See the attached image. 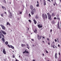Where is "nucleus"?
Segmentation results:
<instances>
[{
  "label": "nucleus",
  "mask_w": 61,
  "mask_h": 61,
  "mask_svg": "<svg viewBox=\"0 0 61 61\" xmlns=\"http://www.w3.org/2000/svg\"><path fill=\"white\" fill-rule=\"evenodd\" d=\"M47 15L48 16V19L50 20H52V18L51 17L52 16L51 15L50 13H47Z\"/></svg>",
  "instance_id": "obj_1"
},
{
  "label": "nucleus",
  "mask_w": 61,
  "mask_h": 61,
  "mask_svg": "<svg viewBox=\"0 0 61 61\" xmlns=\"http://www.w3.org/2000/svg\"><path fill=\"white\" fill-rule=\"evenodd\" d=\"M42 16L43 18L44 19H45V18L47 19V15H46V14H45V15L44 14H42Z\"/></svg>",
  "instance_id": "obj_2"
},
{
  "label": "nucleus",
  "mask_w": 61,
  "mask_h": 61,
  "mask_svg": "<svg viewBox=\"0 0 61 61\" xmlns=\"http://www.w3.org/2000/svg\"><path fill=\"white\" fill-rule=\"evenodd\" d=\"M37 38H38V40H40L41 39V38H42V36H39V35H38L37 36Z\"/></svg>",
  "instance_id": "obj_3"
},
{
  "label": "nucleus",
  "mask_w": 61,
  "mask_h": 61,
  "mask_svg": "<svg viewBox=\"0 0 61 61\" xmlns=\"http://www.w3.org/2000/svg\"><path fill=\"white\" fill-rule=\"evenodd\" d=\"M0 26L4 30H5V27L4 25H1Z\"/></svg>",
  "instance_id": "obj_4"
},
{
  "label": "nucleus",
  "mask_w": 61,
  "mask_h": 61,
  "mask_svg": "<svg viewBox=\"0 0 61 61\" xmlns=\"http://www.w3.org/2000/svg\"><path fill=\"white\" fill-rule=\"evenodd\" d=\"M38 27L39 28H42V25L41 24H40L38 25Z\"/></svg>",
  "instance_id": "obj_5"
},
{
  "label": "nucleus",
  "mask_w": 61,
  "mask_h": 61,
  "mask_svg": "<svg viewBox=\"0 0 61 61\" xmlns=\"http://www.w3.org/2000/svg\"><path fill=\"white\" fill-rule=\"evenodd\" d=\"M1 31L2 33H3L4 35H6V32L2 30H1Z\"/></svg>",
  "instance_id": "obj_6"
},
{
  "label": "nucleus",
  "mask_w": 61,
  "mask_h": 61,
  "mask_svg": "<svg viewBox=\"0 0 61 61\" xmlns=\"http://www.w3.org/2000/svg\"><path fill=\"white\" fill-rule=\"evenodd\" d=\"M25 53L26 54V53H27V54L29 53L28 51H26V50H25V51L23 52V54H25Z\"/></svg>",
  "instance_id": "obj_7"
},
{
  "label": "nucleus",
  "mask_w": 61,
  "mask_h": 61,
  "mask_svg": "<svg viewBox=\"0 0 61 61\" xmlns=\"http://www.w3.org/2000/svg\"><path fill=\"white\" fill-rule=\"evenodd\" d=\"M35 18L36 19H38V18H39V16H38V15H36L35 16Z\"/></svg>",
  "instance_id": "obj_8"
},
{
  "label": "nucleus",
  "mask_w": 61,
  "mask_h": 61,
  "mask_svg": "<svg viewBox=\"0 0 61 61\" xmlns=\"http://www.w3.org/2000/svg\"><path fill=\"white\" fill-rule=\"evenodd\" d=\"M3 53L4 54H5V55H6V51H5V50L4 48L3 50Z\"/></svg>",
  "instance_id": "obj_9"
},
{
  "label": "nucleus",
  "mask_w": 61,
  "mask_h": 61,
  "mask_svg": "<svg viewBox=\"0 0 61 61\" xmlns=\"http://www.w3.org/2000/svg\"><path fill=\"white\" fill-rule=\"evenodd\" d=\"M33 6L32 5H30V8L31 10H33Z\"/></svg>",
  "instance_id": "obj_10"
},
{
  "label": "nucleus",
  "mask_w": 61,
  "mask_h": 61,
  "mask_svg": "<svg viewBox=\"0 0 61 61\" xmlns=\"http://www.w3.org/2000/svg\"><path fill=\"white\" fill-rule=\"evenodd\" d=\"M57 53H55V57L56 59L57 58Z\"/></svg>",
  "instance_id": "obj_11"
},
{
  "label": "nucleus",
  "mask_w": 61,
  "mask_h": 61,
  "mask_svg": "<svg viewBox=\"0 0 61 61\" xmlns=\"http://www.w3.org/2000/svg\"><path fill=\"white\" fill-rule=\"evenodd\" d=\"M36 9L35 8H34L33 9L32 11L34 12H36Z\"/></svg>",
  "instance_id": "obj_12"
},
{
  "label": "nucleus",
  "mask_w": 61,
  "mask_h": 61,
  "mask_svg": "<svg viewBox=\"0 0 61 61\" xmlns=\"http://www.w3.org/2000/svg\"><path fill=\"white\" fill-rule=\"evenodd\" d=\"M57 27L59 29H61V28L60 27V26H59V24L57 25Z\"/></svg>",
  "instance_id": "obj_13"
},
{
  "label": "nucleus",
  "mask_w": 61,
  "mask_h": 61,
  "mask_svg": "<svg viewBox=\"0 0 61 61\" xmlns=\"http://www.w3.org/2000/svg\"><path fill=\"white\" fill-rule=\"evenodd\" d=\"M31 14L32 15H34V12H33L32 11H31Z\"/></svg>",
  "instance_id": "obj_14"
},
{
  "label": "nucleus",
  "mask_w": 61,
  "mask_h": 61,
  "mask_svg": "<svg viewBox=\"0 0 61 61\" xmlns=\"http://www.w3.org/2000/svg\"><path fill=\"white\" fill-rule=\"evenodd\" d=\"M33 21L34 22V24H36V23H37V22L36 21V20H33Z\"/></svg>",
  "instance_id": "obj_15"
},
{
  "label": "nucleus",
  "mask_w": 61,
  "mask_h": 61,
  "mask_svg": "<svg viewBox=\"0 0 61 61\" xmlns=\"http://www.w3.org/2000/svg\"><path fill=\"white\" fill-rule=\"evenodd\" d=\"M34 33H37V29H36L34 31Z\"/></svg>",
  "instance_id": "obj_16"
},
{
  "label": "nucleus",
  "mask_w": 61,
  "mask_h": 61,
  "mask_svg": "<svg viewBox=\"0 0 61 61\" xmlns=\"http://www.w3.org/2000/svg\"><path fill=\"white\" fill-rule=\"evenodd\" d=\"M43 1L44 2V5H46V1L45 0H43Z\"/></svg>",
  "instance_id": "obj_17"
},
{
  "label": "nucleus",
  "mask_w": 61,
  "mask_h": 61,
  "mask_svg": "<svg viewBox=\"0 0 61 61\" xmlns=\"http://www.w3.org/2000/svg\"><path fill=\"white\" fill-rule=\"evenodd\" d=\"M36 6L37 7H38V6H39V3L38 1H37V4Z\"/></svg>",
  "instance_id": "obj_18"
},
{
  "label": "nucleus",
  "mask_w": 61,
  "mask_h": 61,
  "mask_svg": "<svg viewBox=\"0 0 61 61\" xmlns=\"http://www.w3.org/2000/svg\"><path fill=\"white\" fill-rule=\"evenodd\" d=\"M25 44H21V46L22 47H24V46H25Z\"/></svg>",
  "instance_id": "obj_19"
},
{
  "label": "nucleus",
  "mask_w": 61,
  "mask_h": 61,
  "mask_svg": "<svg viewBox=\"0 0 61 61\" xmlns=\"http://www.w3.org/2000/svg\"><path fill=\"white\" fill-rule=\"evenodd\" d=\"M10 48H12V49H14V47L10 45Z\"/></svg>",
  "instance_id": "obj_20"
},
{
  "label": "nucleus",
  "mask_w": 61,
  "mask_h": 61,
  "mask_svg": "<svg viewBox=\"0 0 61 61\" xmlns=\"http://www.w3.org/2000/svg\"><path fill=\"white\" fill-rule=\"evenodd\" d=\"M6 25H10V23L8 22H7Z\"/></svg>",
  "instance_id": "obj_21"
},
{
  "label": "nucleus",
  "mask_w": 61,
  "mask_h": 61,
  "mask_svg": "<svg viewBox=\"0 0 61 61\" xmlns=\"http://www.w3.org/2000/svg\"><path fill=\"white\" fill-rule=\"evenodd\" d=\"M45 50V51H46V53H47V54H48V51H47L46 50Z\"/></svg>",
  "instance_id": "obj_22"
},
{
  "label": "nucleus",
  "mask_w": 61,
  "mask_h": 61,
  "mask_svg": "<svg viewBox=\"0 0 61 61\" xmlns=\"http://www.w3.org/2000/svg\"><path fill=\"white\" fill-rule=\"evenodd\" d=\"M5 44L7 45H8V42L6 41L5 43Z\"/></svg>",
  "instance_id": "obj_23"
},
{
  "label": "nucleus",
  "mask_w": 61,
  "mask_h": 61,
  "mask_svg": "<svg viewBox=\"0 0 61 61\" xmlns=\"http://www.w3.org/2000/svg\"><path fill=\"white\" fill-rule=\"evenodd\" d=\"M2 40L3 42H5V39H4V38H3Z\"/></svg>",
  "instance_id": "obj_24"
},
{
  "label": "nucleus",
  "mask_w": 61,
  "mask_h": 61,
  "mask_svg": "<svg viewBox=\"0 0 61 61\" xmlns=\"http://www.w3.org/2000/svg\"><path fill=\"white\" fill-rule=\"evenodd\" d=\"M52 16H54V13H53L52 14Z\"/></svg>",
  "instance_id": "obj_25"
},
{
  "label": "nucleus",
  "mask_w": 61,
  "mask_h": 61,
  "mask_svg": "<svg viewBox=\"0 0 61 61\" xmlns=\"http://www.w3.org/2000/svg\"><path fill=\"white\" fill-rule=\"evenodd\" d=\"M7 46H8V47L9 48H10V45H8Z\"/></svg>",
  "instance_id": "obj_26"
},
{
  "label": "nucleus",
  "mask_w": 61,
  "mask_h": 61,
  "mask_svg": "<svg viewBox=\"0 0 61 61\" xmlns=\"http://www.w3.org/2000/svg\"><path fill=\"white\" fill-rule=\"evenodd\" d=\"M2 36H3V37H5V36H4V35H3V34H2Z\"/></svg>",
  "instance_id": "obj_27"
},
{
  "label": "nucleus",
  "mask_w": 61,
  "mask_h": 61,
  "mask_svg": "<svg viewBox=\"0 0 61 61\" xmlns=\"http://www.w3.org/2000/svg\"><path fill=\"white\" fill-rule=\"evenodd\" d=\"M1 15L2 16H4V14H2Z\"/></svg>",
  "instance_id": "obj_28"
},
{
  "label": "nucleus",
  "mask_w": 61,
  "mask_h": 61,
  "mask_svg": "<svg viewBox=\"0 0 61 61\" xmlns=\"http://www.w3.org/2000/svg\"><path fill=\"white\" fill-rule=\"evenodd\" d=\"M10 16H12V13L11 12L10 13Z\"/></svg>",
  "instance_id": "obj_29"
},
{
  "label": "nucleus",
  "mask_w": 61,
  "mask_h": 61,
  "mask_svg": "<svg viewBox=\"0 0 61 61\" xmlns=\"http://www.w3.org/2000/svg\"><path fill=\"white\" fill-rule=\"evenodd\" d=\"M29 22H31V20H28Z\"/></svg>",
  "instance_id": "obj_30"
},
{
  "label": "nucleus",
  "mask_w": 61,
  "mask_h": 61,
  "mask_svg": "<svg viewBox=\"0 0 61 61\" xmlns=\"http://www.w3.org/2000/svg\"><path fill=\"white\" fill-rule=\"evenodd\" d=\"M31 40L32 41H34V39H31Z\"/></svg>",
  "instance_id": "obj_31"
},
{
  "label": "nucleus",
  "mask_w": 61,
  "mask_h": 61,
  "mask_svg": "<svg viewBox=\"0 0 61 61\" xmlns=\"http://www.w3.org/2000/svg\"><path fill=\"white\" fill-rule=\"evenodd\" d=\"M47 40H48V41H49V40H50L49 39V38H47Z\"/></svg>",
  "instance_id": "obj_32"
},
{
  "label": "nucleus",
  "mask_w": 61,
  "mask_h": 61,
  "mask_svg": "<svg viewBox=\"0 0 61 61\" xmlns=\"http://www.w3.org/2000/svg\"><path fill=\"white\" fill-rule=\"evenodd\" d=\"M55 42H57V40H56V39H55Z\"/></svg>",
  "instance_id": "obj_33"
},
{
  "label": "nucleus",
  "mask_w": 61,
  "mask_h": 61,
  "mask_svg": "<svg viewBox=\"0 0 61 61\" xmlns=\"http://www.w3.org/2000/svg\"><path fill=\"white\" fill-rule=\"evenodd\" d=\"M12 56L13 57V58H15V56L14 55H13Z\"/></svg>",
  "instance_id": "obj_34"
},
{
  "label": "nucleus",
  "mask_w": 61,
  "mask_h": 61,
  "mask_svg": "<svg viewBox=\"0 0 61 61\" xmlns=\"http://www.w3.org/2000/svg\"><path fill=\"white\" fill-rule=\"evenodd\" d=\"M50 31L51 33V32H52V29H51L50 30Z\"/></svg>",
  "instance_id": "obj_35"
},
{
  "label": "nucleus",
  "mask_w": 61,
  "mask_h": 61,
  "mask_svg": "<svg viewBox=\"0 0 61 61\" xmlns=\"http://www.w3.org/2000/svg\"><path fill=\"white\" fill-rule=\"evenodd\" d=\"M26 45L28 47H29V46H28V44H26Z\"/></svg>",
  "instance_id": "obj_36"
},
{
  "label": "nucleus",
  "mask_w": 61,
  "mask_h": 61,
  "mask_svg": "<svg viewBox=\"0 0 61 61\" xmlns=\"http://www.w3.org/2000/svg\"><path fill=\"white\" fill-rule=\"evenodd\" d=\"M52 46V47H53V48H55V46Z\"/></svg>",
  "instance_id": "obj_37"
},
{
  "label": "nucleus",
  "mask_w": 61,
  "mask_h": 61,
  "mask_svg": "<svg viewBox=\"0 0 61 61\" xmlns=\"http://www.w3.org/2000/svg\"><path fill=\"white\" fill-rule=\"evenodd\" d=\"M2 38V36H1V35H0V38Z\"/></svg>",
  "instance_id": "obj_38"
},
{
  "label": "nucleus",
  "mask_w": 61,
  "mask_h": 61,
  "mask_svg": "<svg viewBox=\"0 0 61 61\" xmlns=\"http://www.w3.org/2000/svg\"><path fill=\"white\" fill-rule=\"evenodd\" d=\"M47 1H49L50 2H51V1H50V0H47Z\"/></svg>",
  "instance_id": "obj_39"
},
{
  "label": "nucleus",
  "mask_w": 61,
  "mask_h": 61,
  "mask_svg": "<svg viewBox=\"0 0 61 61\" xmlns=\"http://www.w3.org/2000/svg\"><path fill=\"white\" fill-rule=\"evenodd\" d=\"M54 19H56V17H55L54 18Z\"/></svg>",
  "instance_id": "obj_40"
},
{
  "label": "nucleus",
  "mask_w": 61,
  "mask_h": 61,
  "mask_svg": "<svg viewBox=\"0 0 61 61\" xmlns=\"http://www.w3.org/2000/svg\"><path fill=\"white\" fill-rule=\"evenodd\" d=\"M57 18V19L58 20H60V18Z\"/></svg>",
  "instance_id": "obj_41"
},
{
  "label": "nucleus",
  "mask_w": 61,
  "mask_h": 61,
  "mask_svg": "<svg viewBox=\"0 0 61 61\" xmlns=\"http://www.w3.org/2000/svg\"><path fill=\"white\" fill-rule=\"evenodd\" d=\"M29 15L30 16H31V15H30V14L29 13Z\"/></svg>",
  "instance_id": "obj_42"
},
{
  "label": "nucleus",
  "mask_w": 61,
  "mask_h": 61,
  "mask_svg": "<svg viewBox=\"0 0 61 61\" xmlns=\"http://www.w3.org/2000/svg\"><path fill=\"white\" fill-rule=\"evenodd\" d=\"M44 39H45V37H44V36L42 37Z\"/></svg>",
  "instance_id": "obj_43"
},
{
  "label": "nucleus",
  "mask_w": 61,
  "mask_h": 61,
  "mask_svg": "<svg viewBox=\"0 0 61 61\" xmlns=\"http://www.w3.org/2000/svg\"><path fill=\"white\" fill-rule=\"evenodd\" d=\"M2 8H3V9H4V7L3 6H2Z\"/></svg>",
  "instance_id": "obj_44"
},
{
  "label": "nucleus",
  "mask_w": 61,
  "mask_h": 61,
  "mask_svg": "<svg viewBox=\"0 0 61 61\" xmlns=\"http://www.w3.org/2000/svg\"><path fill=\"white\" fill-rule=\"evenodd\" d=\"M58 46L59 47H60V45H59V44Z\"/></svg>",
  "instance_id": "obj_45"
},
{
  "label": "nucleus",
  "mask_w": 61,
  "mask_h": 61,
  "mask_svg": "<svg viewBox=\"0 0 61 61\" xmlns=\"http://www.w3.org/2000/svg\"><path fill=\"white\" fill-rule=\"evenodd\" d=\"M59 22H58L57 25H59Z\"/></svg>",
  "instance_id": "obj_46"
},
{
  "label": "nucleus",
  "mask_w": 61,
  "mask_h": 61,
  "mask_svg": "<svg viewBox=\"0 0 61 61\" xmlns=\"http://www.w3.org/2000/svg\"><path fill=\"white\" fill-rule=\"evenodd\" d=\"M27 48H28V49H29V47H27Z\"/></svg>",
  "instance_id": "obj_47"
},
{
  "label": "nucleus",
  "mask_w": 61,
  "mask_h": 61,
  "mask_svg": "<svg viewBox=\"0 0 61 61\" xmlns=\"http://www.w3.org/2000/svg\"><path fill=\"white\" fill-rule=\"evenodd\" d=\"M56 16H57V17H58V15H56Z\"/></svg>",
  "instance_id": "obj_48"
},
{
  "label": "nucleus",
  "mask_w": 61,
  "mask_h": 61,
  "mask_svg": "<svg viewBox=\"0 0 61 61\" xmlns=\"http://www.w3.org/2000/svg\"><path fill=\"white\" fill-rule=\"evenodd\" d=\"M27 29L28 30H29V28H27Z\"/></svg>",
  "instance_id": "obj_49"
},
{
  "label": "nucleus",
  "mask_w": 61,
  "mask_h": 61,
  "mask_svg": "<svg viewBox=\"0 0 61 61\" xmlns=\"http://www.w3.org/2000/svg\"><path fill=\"white\" fill-rule=\"evenodd\" d=\"M20 14H22V12H20Z\"/></svg>",
  "instance_id": "obj_50"
},
{
  "label": "nucleus",
  "mask_w": 61,
  "mask_h": 61,
  "mask_svg": "<svg viewBox=\"0 0 61 61\" xmlns=\"http://www.w3.org/2000/svg\"><path fill=\"white\" fill-rule=\"evenodd\" d=\"M53 5H54V6H55V4L54 3V4H53Z\"/></svg>",
  "instance_id": "obj_51"
},
{
  "label": "nucleus",
  "mask_w": 61,
  "mask_h": 61,
  "mask_svg": "<svg viewBox=\"0 0 61 61\" xmlns=\"http://www.w3.org/2000/svg\"><path fill=\"white\" fill-rule=\"evenodd\" d=\"M42 56H44V53L42 54Z\"/></svg>",
  "instance_id": "obj_52"
},
{
  "label": "nucleus",
  "mask_w": 61,
  "mask_h": 61,
  "mask_svg": "<svg viewBox=\"0 0 61 61\" xmlns=\"http://www.w3.org/2000/svg\"><path fill=\"white\" fill-rule=\"evenodd\" d=\"M59 55H60V52H59Z\"/></svg>",
  "instance_id": "obj_53"
},
{
  "label": "nucleus",
  "mask_w": 61,
  "mask_h": 61,
  "mask_svg": "<svg viewBox=\"0 0 61 61\" xmlns=\"http://www.w3.org/2000/svg\"><path fill=\"white\" fill-rule=\"evenodd\" d=\"M48 45H50V43H48Z\"/></svg>",
  "instance_id": "obj_54"
},
{
  "label": "nucleus",
  "mask_w": 61,
  "mask_h": 61,
  "mask_svg": "<svg viewBox=\"0 0 61 61\" xmlns=\"http://www.w3.org/2000/svg\"><path fill=\"white\" fill-rule=\"evenodd\" d=\"M55 3L56 5H57V4H56V2H55Z\"/></svg>",
  "instance_id": "obj_55"
},
{
  "label": "nucleus",
  "mask_w": 61,
  "mask_h": 61,
  "mask_svg": "<svg viewBox=\"0 0 61 61\" xmlns=\"http://www.w3.org/2000/svg\"><path fill=\"white\" fill-rule=\"evenodd\" d=\"M10 4H11V2H10Z\"/></svg>",
  "instance_id": "obj_56"
},
{
  "label": "nucleus",
  "mask_w": 61,
  "mask_h": 61,
  "mask_svg": "<svg viewBox=\"0 0 61 61\" xmlns=\"http://www.w3.org/2000/svg\"><path fill=\"white\" fill-rule=\"evenodd\" d=\"M42 43H45V41H42Z\"/></svg>",
  "instance_id": "obj_57"
},
{
  "label": "nucleus",
  "mask_w": 61,
  "mask_h": 61,
  "mask_svg": "<svg viewBox=\"0 0 61 61\" xmlns=\"http://www.w3.org/2000/svg\"><path fill=\"white\" fill-rule=\"evenodd\" d=\"M35 60H33V61H35Z\"/></svg>",
  "instance_id": "obj_58"
},
{
  "label": "nucleus",
  "mask_w": 61,
  "mask_h": 61,
  "mask_svg": "<svg viewBox=\"0 0 61 61\" xmlns=\"http://www.w3.org/2000/svg\"><path fill=\"white\" fill-rule=\"evenodd\" d=\"M5 14H6V12H5Z\"/></svg>",
  "instance_id": "obj_59"
},
{
  "label": "nucleus",
  "mask_w": 61,
  "mask_h": 61,
  "mask_svg": "<svg viewBox=\"0 0 61 61\" xmlns=\"http://www.w3.org/2000/svg\"><path fill=\"white\" fill-rule=\"evenodd\" d=\"M0 33H2L1 31H0Z\"/></svg>",
  "instance_id": "obj_60"
},
{
  "label": "nucleus",
  "mask_w": 61,
  "mask_h": 61,
  "mask_svg": "<svg viewBox=\"0 0 61 61\" xmlns=\"http://www.w3.org/2000/svg\"><path fill=\"white\" fill-rule=\"evenodd\" d=\"M57 40L58 42V39H57Z\"/></svg>",
  "instance_id": "obj_61"
},
{
  "label": "nucleus",
  "mask_w": 61,
  "mask_h": 61,
  "mask_svg": "<svg viewBox=\"0 0 61 61\" xmlns=\"http://www.w3.org/2000/svg\"><path fill=\"white\" fill-rule=\"evenodd\" d=\"M8 12H10V10H8Z\"/></svg>",
  "instance_id": "obj_62"
},
{
  "label": "nucleus",
  "mask_w": 61,
  "mask_h": 61,
  "mask_svg": "<svg viewBox=\"0 0 61 61\" xmlns=\"http://www.w3.org/2000/svg\"><path fill=\"white\" fill-rule=\"evenodd\" d=\"M19 57H20V56L19 55Z\"/></svg>",
  "instance_id": "obj_63"
},
{
  "label": "nucleus",
  "mask_w": 61,
  "mask_h": 61,
  "mask_svg": "<svg viewBox=\"0 0 61 61\" xmlns=\"http://www.w3.org/2000/svg\"><path fill=\"white\" fill-rule=\"evenodd\" d=\"M60 1L61 2V0H60Z\"/></svg>",
  "instance_id": "obj_64"
}]
</instances>
